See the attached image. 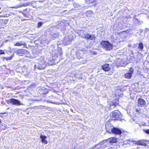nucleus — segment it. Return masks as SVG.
I'll return each mask as SVG.
<instances>
[{"label":"nucleus","mask_w":149,"mask_h":149,"mask_svg":"<svg viewBox=\"0 0 149 149\" xmlns=\"http://www.w3.org/2000/svg\"><path fill=\"white\" fill-rule=\"evenodd\" d=\"M129 71L130 72L126 73L124 74V77L126 79H130L134 73V69L132 68L131 67L129 68Z\"/></svg>","instance_id":"8"},{"label":"nucleus","mask_w":149,"mask_h":149,"mask_svg":"<svg viewBox=\"0 0 149 149\" xmlns=\"http://www.w3.org/2000/svg\"><path fill=\"white\" fill-rule=\"evenodd\" d=\"M146 142L147 141L146 140L142 139L136 141V144L138 145L147 146Z\"/></svg>","instance_id":"12"},{"label":"nucleus","mask_w":149,"mask_h":149,"mask_svg":"<svg viewBox=\"0 0 149 149\" xmlns=\"http://www.w3.org/2000/svg\"><path fill=\"white\" fill-rule=\"evenodd\" d=\"M12 8H17V7H12Z\"/></svg>","instance_id":"30"},{"label":"nucleus","mask_w":149,"mask_h":149,"mask_svg":"<svg viewBox=\"0 0 149 149\" xmlns=\"http://www.w3.org/2000/svg\"><path fill=\"white\" fill-rule=\"evenodd\" d=\"M102 69L105 72L108 71L110 69L109 64H105L102 66Z\"/></svg>","instance_id":"13"},{"label":"nucleus","mask_w":149,"mask_h":149,"mask_svg":"<svg viewBox=\"0 0 149 149\" xmlns=\"http://www.w3.org/2000/svg\"><path fill=\"white\" fill-rule=\"evenodd\" d=\"M109 141L110 143H116L117 142V139L116 137H112L109 139Z\"/></svg>","instance_id":"17"},{"label":"nucleus","mask_w":149,"mask_h":149,"mask_svg":"<svg viewBox=\"0 0 149 149\" xmlns=\"http://www.w3.org/2000/svg\"><path fill=\"white\" fill-rule=\"evenodd\" d=\"M22 6H19L18 7L20 8V7H21Z\"/></svg>","instance_id":"31"},{"label":"nucleus","mask_w":149,"mask_h":149,"mask_svg":"<svg viewBox=\"0 0 149 149\" xmlns=\"http://www.w3.org/2000/svg\"><path fill=\"white\" fill-rule=\"evenodd\" d=\"M123 63L122 59L118 58L116 61V64L118 66H121Z\"/></svg>","instance_id":"16"},{"label":"nucleus","mask_w":149,"mask_h":149,"mask_svg":"<svg viewBox=\"0 0 149 149\" xmlns=\"http://www.w3.org/2000/svg\"><path fill=\"white\" fill-rule=\"evenodd\" d=\"M138 45V49H140L141 50H143L144 47L143 44V43L141 42H140L139 43Z\"/></svg>","instance_id":"19"},{"label":"nucleus","mask_w":149,"mask_h":149,"mask_svg":"<svg viewBox=\"0 0 149 149\" xmlns=\"http://www.w3.org/2000/svg\"><path fill=\"white\" fill-rule=\"evenodd\" d=\"M55 55H56V56H57V54H55Z\"/></svg>","instance_id":"29"},{"label":"nucleus","mask_w":149,"mask_h":149,"mask_svg":"<svg viewBox=\"0 0 149 149\" xmlns=\"http://www.w3.org/2000/svg\"><path fill=\"white\" fill-rule=\"evenodd\" d=\"M114 93L116 97H119L122 95L123 91L120 88H117L115 90Z\"/></svg>","instance_id":"11"},{"label":"nucleus","mask_w":149,"mask_h":149,"mask_svg":"<svg viewBox=\"0 0 149 149\" xmlns=\"http://www.w3.org/2000/svg\"><path fill=\"white\" fill-rule=\"evenodd\" d=\"M40 93L41 94H46L48 92V89L44 88H42L39 90Z\"/></svg>","instance_id":"14"},{"label":"nucleus","mask_w":149,"mask_h":149,"mask_svg":"<svg viewBox=\"0 0 149 149\" xmlns=\"http://www.w3.org/2000/svg\"><path fill=\"white\" fill-rule=\"evenodd\" d=\"M109 120L107 121L105 125V128L106 132L109 134H111L112 129L114 127L110 123Z\"/></svg>","instance_id":"3"},{"label":"nucleus","mask_w":149,"mask_h":149,"mask_svg":"<svg viewBox=\"0 0 149 149\" xmlns=\"http://www.w3.org/2000/svg\"><path fill=\"white\" fill-rule=\"evenodd\" d=\"M86 1L90 3H92L95 2V0H86Z\"/></svg>","instance_id":"21"},{"label":"nucleus","mask_w":149,"mask_h":149,"mask_svg":"<svg viewBox=\"0 0 149 149\" xmlns=\"http://www.w3.org/2000/svg\"><path fill=\"white\" fill-rule=\"evenodd\" d=\"M4 52L2 50H0V54H4Z\"/></svg>","instance_id":"25"},{"label":"nucleus","mask_w":149,"mask_h":149,"mask_svg":"<svg viewBox=\"0 0 149 149\" xmlns=\"http://www.w3.org/2000/svg\"><path fill=\"white\" fill-rule=\"evenodd\" d=\"M40 137L41 139V142L44 144H47V141L46 139L47 137L46 136H43L42 134L40 135Z\"/></svg>","instance_id":"15"},{"label":"nucleus","mask_w":149,"mask_h":149,"mask_svg":"<svg viewBox=\"0 0 149 149\" xmlns=\"http://www.w3.org/2000/svg\"><path fill=\"white\" fill-rule=\"evenodd\" d=\"M1 46L0 45V48L1 47Z\"/></svg>","instance_id":"33"},{"label":"nucleus","mask_w":149,"mask_h":149,"mask_svg":"<svg viewBox=\"0 0 149 149\" xmlns=\"http://www.w3.org/2000/svg\"><path fill=\"white\" fill-rule=\"evenodd\" d=\"M146 101L143 99L139 98L137 100V106L138 107H142L146 105Z\"/></svg>","instance_id":"6"},{"label":"nucleus","mask_w":149,"mask_h":149,"mask_svg":"<svg viewBox=\"0 0 149 149\" xmlns=\"http://www.w3.org/2000/svg\"><path fill=\"white\" fill-rule=\"evenodd\" d=\"M8 104L10 103L16 106H19L21 104L20 102L17 100L12 98L7 101Z\"/></svg>","instance_id":"4"},{"label":"nucleus","mask_w":149,"mask_h":149,"mask_svg":"<svg viewBox=\"0 0 149 149\" xmlns=\"http://www.w3.org/2000/svg\"><path fill=\"white\" fill-rule=\"evenodd\" d=\"M102 47L107 51H110L113 48V45L108 41L102 40L100 42Z\"/></svg>","instance_id":"2"},{"label":"nucleus","mask_w":149,"mask_h":149,"mask_svg":"<svg viewBox=\"0 0 149 149\" xmlns=\"http://www.w3.org/2000/svg\"><path fill=\"white\" fill-rule=\"evenodd\" d=\"M24 53V51L23 49H19L17 51V53L18 54H23Z\"/></svg>","instance_id":"20"},{"label":"nucleus","mask_w":149,"mask_h":149,"mask_svg":"<svg viewBox=\"0 0 149 149\" xmlns=\"http://www.w3.org/2000/svg\"><path fill=\"white\" fill-rule=\"evenodd\" d=\"M119 99H116L113 100L111 102V103L110 104V106H113L114 107L118 106H120L119 104Z\"/></svg>","instance_id":"10"},{"label":"nucleus","mask_w":149,"mask_h":149,"mask_svg":"<svg viewBox=\"0 0 149 149\" xmlns=\"http://www.w3.org/2000/svg\"><path fill=\"white\" fill-rule=\"evenodd\" d=\"M42 22H39L37 24V27L39 28L42 25Z\"/></svg>","instance_id":"22"},{"label":"nucleus","mask_w":149,"mask_h":149,"mask_svg":"<svg viewBox=\"0 0 149 149\" xmlns=\"http://www.w3.org/2000/svg\"><path fill=\"white\" fill-rule=\"evenodd\" d=\"M26 44L25 43H23L22 42H17L14 45L15 46H20L22 45L25 46Z\"/></svg>","instance_id":"18"},{"label":"nucleus","mask_w":149,"mask_h":149,"mask_svg":"<svg viewBox=\"0 0 149 149\" xmlns=\"http://www.w3.org/2000/svg\"><path fill=\"white\" fill-rule=\"evenodd\" d=\"M136 111L138 112H139V110H137V109H136Z\"/></svg>","instance_id":"27"},{"label":"nucleus","mask_w":149,"mask_h":149,"mask_svg":"<svg viewBox=\"0 0 149 149\" xmlns=\"http://www.w3.org/2000/svg\"><path fill=\"white\" fill-rule=\"evenodd\" d=\"M111 132V134L112 133L117 135H121L122 132L121 130L120 129L114 127L112 129Z\"/></svg>","instance_id":"9"},{"label":"nucleus","mask_w":149,"mask_h":149,"mask_svg":"<svg viewBox=\"0 0 149 149\" xmlns=\"http://www.w3.org/2000/svg\"><path fill=\"white\" fill-rule=\"evenodd\" d=\"M69 41L70 42H71L72 41V39H70Z\"/></svg>","instance_id":"28"},{"label":"nucleus","mask_w":149,"mask_h":149,"mask_svg":"<svg viewBox=\"0 0 149 149\" xmlns=\"http://www.w3.org/2000/svg\"><path fill=\"white\" fill-rule=\"evenodd\" d=\"M83 38L86 40H95L96 37L94 34L91 35L89 33H86L84 34Z\"/></svg>","instance_id":"5"},{"label":"nucleus","mask_w":149,"mask_h":149,"mask_svg":"<svg viewBox=\"0 0 149 149\" xmlns=\"http://www.w3.org/2000/svg\"><path fill=\"white\" fill-rule=\"evenodd\" d=\"M46 67L45 62L43 60H40L38 61V68L42 70L44 69Z\"/></svg>","instance_id":"7"},{"label":"nucleus","mask_w":149,"mask_h":149,"mask_svg":"<svg viewBox=\"0 0 149 149\" xmlns=\"http://www.w3.org/2000/svg\"><path fill=\"white\" fill-rule=\"evenodd\" d=\"M14 56V54H12L11 55V56H10L7 58L6 59H8V60H11L12 59L13 57Z\"/></svg>","instance_id":"23"},{"label":"nucleus","mask_w":149,"mask_h":149,"mask_svg":"<svg viewBox=\"0 0 149 149\" xmlns=\"http://www.w3.org/2000/svg\"><path fill=\"white\" fill-rule=\"evenodd\" d=\"M62 52H61L60 53V56H62Z\"/></svg>","instance_id":"26"},{"label":"nucleus","mask_w":149,"mask_h":149,"mask_svg":"<svg viewBox=\"0 0 149 149\" xmlns=\"http://www.w3.org/2000/svg\"><path fill=\"white\" fill-rule=\"evenodd\" d=\"M144 131L145 133L149 134V130H144Z\"/></svg>","instance_id":"24"},{"label":"nucleus","mask_w":149,"mask_h":149,"mask_svg":"<svg viewBox=\"0 0 149 149\" xmlns=\"http://www.w3.org/2000/svg\"><path fill=\"white\" fill-rule=\"evenodd\" d=\"M27 10V9H26L25 10H24V11L26 10Z\"/></svg>","instance_id":"32"},{"label":"nucleus","mask_w":149,"mask_h":149,"mask_svg":"<svg viewBox=\"0 0 149 149\" xmlns=\"http://www.w3.org/2000/svg\"><path fill=\"white\" fill-rule=\"evenodd\" d=\"M110 121L112 120L122 121V115L118 110H115L111 112L110 115Z\"/></svg>","instance_id":"1"}]
</instances>
